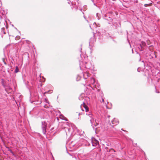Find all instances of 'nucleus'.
<instances>
[{
	"mask_svg": "<svg viewBox=\"0 0 160 160\" xmlns=\"http://www.w3.org/2000/svg\"><path fill=\"white\" fill-rule=\"evenodd\" d=\"M83 107L84 108V109L85 110L86 112H87L86 114L88 115L91 118L90 119V121L91 124V125L92 126V127L94 128L95 127H96L98 125L99 121L96 119L94 120L92 118V113L90 112H88L89 111V108L84 102L83 103V104H82L81 105V108L82 109V110L84 111V110L82 108Z\"/></svg>",
	"mask_w": 160,
	"mask_h": 160,
	"instance_id": "nucleus-1",
	"label": "nucleus"
},
{
	"mask_svg": "<svg viewBox=\"0 0 160 160\" xmlns=\"http://www.w3.org/2000/svg\"><path fill=\"white\" fill-rule=\"evenodd\" d=\"M47 124L45 122H42V132L44 134H46V128Z\"/></svg>",
	"mask_w": 160,
	"mask_h": 160,
	"instance_id": "nucleus-2",
	"label": "nucleus"
},
{
	"mask_svg": "<svg viewBox=\"0 0 160 160\" xmlns=\"http://www.w3.org/2000/svg\"><path fill=\"white\" fill-rule=\"evenodd\" d=\"M92 143L93 146H96L98 143V141L94 138H92Z\"/></svg>",
	"mask_w": 160,
	"mask_h": 160,
	"instance_id": "nucleus-3",
	"label": "nucleus"
},
{
	"mask_svg": "<svg viewBox=\"0 0 160 160\" xmlns=\"http://www.w3.org/2000/svg\"><path fill=\"white\" fill-rule=\"evenodd\" d=\"M112 124L114 125H116L119 122L118 119L114 118L112 121Z\"/></svg>",
	"mask_w": 160,
	"mask_h": 160,
	"instance_id": "nucleus-4",
	"label": "nucleus"
},
{
	"mask_svg": "<svg viewBox=\"0 0 160 160\" xmlns=\"http://www.w3.org/2000/svg\"><path fill=\"white\" fill-rule=\"evenodd\" d=\"M62 126H63L62 127V128L63 129H65L66 128L67 129L68 131L69 130V129L67 127V126H68V124L67 122H63L62 124Z\"/></svg>",
	"mask_w": 160,
	"mask_h": 160,
	"instance_id": "nucleus-5",
	"label": "nucleus"
},
{
	"mask_svg": "<svg viewBox=\"0 0 160 160\" xmlns=\"http://www.w3.org/2000/svg\"><path fill=\"white\" fill-rule=\"evenodd\" d=\"M92 66L91 63L90 62H86V65L85 67L86 68L88 69H89L91 68Z\"/></svg>",
	"mask_w": 160,
	"mask_h": 160,
	"instance_id": "nucleus-6",
	"label": "nucleus"
},
{
	"mask_svg": "<svg viewBox=\"0 0 160 160\" xmlns=\"http://www.w3.org/2000/svg\"><path fill=\"white\" fill-rule=\"evenodd\" d=\"M90 74L88 72H84L83 74V77L85 79H87V77H88L89 76Z\"/></svg>",
	"mask_w": 160,
	"mask_h": 160,
	"instance_id": "nucleus-7",
	"label": "nucleus"
},
{
	"mask_svg": "<svg viewBox=\"0 0 160 160\" xmlns=\"http://www.w3.org/2000/svg\"><path fill=\"white\" fill-rule=\"evenodd\" d=\"M79 99L80 100H82L83 99V96H82V95H81L80 97H79Z\"/></svg>",
	"mask_w": 160,
	"mask_h": 160,
	"instance_id": "nucleus-8",
	"label": "nucleus"
},
{
	"mask_svg": "<svg viewBox=\"0 0 160 160\" xmlns=\"http://www.w3.org/2000/svg\"><path fill=\"white\" fill-rule=\"evenodd\" d=\"M19 71V69H18V67L17 66L16 67L15 70V72L16 73H17Z\"/></svg>",
	"mask_w": 160,
	"mask_h": 160,
	"instance_id": "nucleus-9",
	"label": "nucleus"
},
{
	"mask_svg": "<svg viewBox=\"0 0 160 160\" xmlns=\"http://www.w3.org/2000/svg\"><path fill=\"white\" fill-rule=\"evenodd\" d=\"M152 4V3H149V4H144V6L145 7H148V6H150Z\"/></svg>",
	"mask_w": 160,
	"mask_h": 160,
	"instance_id": "nucleus-10",
	"label": "nucleus"
},
{
	"mask_svg": "<svg viewBox=\"0 0 160 160\" xmlns=\"http://www.w3.org/2000/svg\"><path fill=\"white\" fill-rule=\"evenodd\" d=\"M92 81H93V82L94 83V82H95V79L94 78H93L92 79Z\"/></svg>",
	"mask_w": 160,
	"mask_h": 160,
	"instance_id": "nucleus-11",
	"label": "nucleus"
},
{
	"mask_svg": "<svg viewBox=\"0 0 160 160\" xmlns=\"http://www.w3.org/2000/svg\"><path fill=\"white\" fill-rule=\"evenodd\" d=\"M2 31H3V33H4V34H5V32L3 31V30H4V29H3V28H2Z\"/></svg>",
	"mask_w": 160,
	"mask_h": 160,
	"instance_id": "nucleus-12",
	"label": "nucleus"
},
{
	"mask_svg": "<svg viewBox=\"0 0 160 160\" xmlns=\"http://www.w3.org/2000/svg\"><path fill=\"white\" fill-rule=\"evenodd\" d=\"M102 101L103 102H104V99H102Z\"/></svg>",
	"mask_w": 160,
	"mask_h": 160,
	"instance_id": "nucleus-13",
	"label": "nucleus"
},
{
	"mask_svg": "<svg viewBox=\"0 0 160 160\" xmlns=\"http://www.w3.org/2000/svg\"><path fill=\"white\" fill-rule=\"evenodd\" d=\"M136 3H138V1L136 0Z\"/></svg>",
	"mask_w": 160,
	"mask_h": 160,
	"instance_id": "nucleus-14",
	"label": "nucleus"
},
{
	"mask_svg": "<svg viewBox=\"0 0 160 160\" xmlns=\"http://www.w3.org/2000/svg\"><path fill=\"white\" fill-rule=\"evenodd\" d=\"M139 69V68H138V71Z\"/></svg>",
	"mask_w": 160,
	"mask_h": 160,
	"instance_id": "nucleus-15",
	"label": "nucleus"
},
{
	"mask_svg": "<svg viewBox=\"0 0 160 160\" xmlns=\"http://www.w3.org/2000/svg\"><path fill=\"white\" fill-rule=\"evenodd\" d=\"M18 38V37H17L16 38Z\"/></svg>",
	"mask_w": 160,
	"mask_h": 160,
	"instance_id": "nucleus-16",
	"label": "nucleus"
},
{
	"mask_svg": "<svg viewBox=\"0 0 160 160\" xmlns=\"http://www.w3.org/2000/svg\"><path fill=\"white\" fill-rule=\"evenodd\" d=\"M48 93V92H45V93Z\"/></svg>",
	"mask_w": 160,
	"mask_h": 160,
	"instance_id": "nucleus-17",
	"label": "nucleus"
}]
</instances>
